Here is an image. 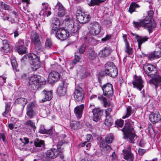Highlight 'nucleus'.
<instances>
[{"label":"nucleus","instance_id":"1","mask_svg":"<svg viewBox=\"0 0 161 161\" xmlns=\"http://www.w3.org/2000/svg\"><path fill=\"white\" fill-rule=\"evenodd\" d=\"M147 15L146 18L142 20H139L138 22H133L134 27L139 29L142 27L146 29L149 33L152 32L153 28L156 27V24L154 21L151 20L153 17V12L152 10H149L147 12Z\"/></svg>","mask_w":161,"mask_h":161},{"label":"nucleus","instance_id":"2","mask_svg":"<svg viewBox=\"0 0 161 161\" xmlns=\"http://www.w3.org/2000/svg\"><path fill=\"white\" fill-rule=\"evenodd\" d=\"M122 131L124 134V137L127 139L131 143L134 144L137 137V136L135 133L134 126L132 125L125 124Z\"/></svg>","mask_w":161,"mask_h":161},{"label":"nucleus","instance_id":"3","mask_svg":"<svg viewBox=\"0 0 161 161\" xmlns=\"http://www.w3.org/2000/svg\"><path fill=\"white\" fill-rule=\"evenodd\" d=\"M46 82L41 76L34 75L30 77L29 81V85L31 89L34 90H37L44 85Z\"/></svg>","mask_w":161,"mask_h":161},{"label":"nucleus","instance_id":"4","mask_svg":"<svg viewBox=\"0 0 161 161\" xmlns=\"http://www.w3.org/2000/svg\"><path fill=\"white\" fill-rule=\"evenodd\" d=\"M28 58L32 61L31 68L33 71H35L40 67V62L39 57L36 54L32 53L27 55Z\"/></svg>","mask_w":161,"mask_h":161},{"label":"nucleus","instance_id":"5","mask_svg":"<svg viewBox=\"0 0 161 161\" xmlns=\"http://www.w3.org/2000/svg\"><path fill=\"white\" fill-rule=\"evenodd\" d=\"M105 72L108 75L112 77H116L118 74L116 67L112 62H108L105 65Z\"/></svg>","mask_w":161,"mask_h":161},{"label":"nucleus","instance_id":"6","mask_svg":"<svg viewBox=\"0 0 161 161\" xmlns=\"http://www.w3.org/2000/svg\"><path fill=\"white\" fill-rule=\"evenodd\" d=\"M89 31L90 33L93 36L98 35L101 30V26L97 22H90L89 27Z\"/></svg>","mask_w":161,"mask_h":161},{"label":"nucleus","instance_id":"7","mask_svg":"<svg viewBox=\"0 0 161 161\" xmlns=\"http://www.w3.org/2000/svg\"><path fill=\"white\" fill-rule=\"evenodd\" d=\"M63 19V20L61 24V28H66L69 29L71 32H74L76 26L75 25L74 20L69 18Z\"/></svg>","mask_w":161,"mask_h":161},{"label":"nucleus","instance_id":"8","mask_svg":"<svg viewBox=\"0 0 161 161\" xmlns=\"http://www.w3.org/2000/svg\"><path fill=\"white\" fill-rule=\"evenodd\" d=\"M53 25L51 30V34H53L55 32V36L58 39H60V21L57 18H54L53 20Z\"/></svg>","mask_w":161,"mask_h":161},{"label":"nucleus","instance_id":"9","mask_svg":"<svg viewBox=\"0 0 161 161\" xmlns=\"http://www.w3.org/2000/svg\"><path fill=\"white\" fill-rule=\"evenodd\" d=\"M60 146L59 143L57 145V149L51 148L47 151L46 153L45 161H48L50 159H53L57 157L59 153H60Z\"/></svg>","mask_w":161,"mask_h":161},{"label":"nucleus","instance_id":"10","mask_svg":"<svg viewBox=\"0 0 161 161\" xmlns=\"http://www.w3.org/2000/svg\"><path fill=\"white\" fill-rule=\"evenodd\" d=\"M74 97L75 102L80 103L84 99V93L81 87H77L74 93Z\"/></svg>","mask_w":161,"mask_h":161},{"label":"nucleus","instance_id":"11","mask_svg":"<svg viewBox=\"0 0 161 161\" xmlns=\"http://www.w3.org/2000/svg\"><path fill=\"white\" fill-rule=\"evenodd\" d=\"M143 69L146 74L151 77H154L157 72L156 68L153 65L149 64L144 65Z\"/></svg>","mask_w":161,"mask_h":161},{"label":"nucleus","instance_id":"12","mask_svg":"<svg viewBox=\"0 0 161 161\" xmlns=\"http://www.w3.org/2000/svg\"><path fill=\"white\" fill-rule=\"evenodd\" d=\"M31 41L34 43L36 49L41 50L42 46L39 35L36 32L33 31L31 33Z\"/></svg>","mask_w":161,"mask_h":161},{"label":"nucleus","instance_id":"13","mask_svg":"<svg viewBox=\"0 0 161 161\" xmlns=\"http://www.w3.org/2000/svg\"><path fill=\"white\" fill-rule=\"evenodd\" d=\"M103 95L106 97H111L114 94V89L112 85L107 83L102 87Z\"/></svg>","mask_w":161,"mask_h":161},{"label":"nucleus","instance_id":"14","mask_svg":"<svg viewBox=\"0 0 161 161\" xmlns=\"http://www.w3.org/2000/svg\"><path fill=\"white\" fill-rule=\"evenodd\" d=\"M77 21L81 24H84L88 22L90 20V16L89 14H86L80 11L76 14Z\"/></svg>","mask_w":161,"mask_h":161},{"label":"nucleus","instance_id":"15","mask_svg":"<svg viewBox=\"0 0 161 161\" xmlns=\"http://www.w3.org/2000/svg\"><path fill=\"white\" fill-rule=\"evenodd\" d=\"M41 96L44 98L40 100V102L43 103L51 100L53 97V93L52 91H47L44 90L41 93Z\"/></svg>","mask_w":161,"mask_h":161},{"label":"nucleus","instance_id":"16","mask_svg":"<svg viewBox=\"0 0 161 161\" xmlns=\"http://www.w3.org/2000/svg\"><path fill=\"white\" fill-rule=\"evenodd\" d=\"M124 152V158L128 161H133L134 157L131 152V146H129L126 149L123 151Z\"/></svg>","mask_w":161,"mask_h":161},{"label":"nucleus","instance_id":"17","mask_svg":"<svg viewBox=\"0 0 161 161\" xmlns=\"http://www.w3.org/2000/svg\"><path fill=\"white\" fill-rule=\"evenodd\" d=\"M1 40L2 41L3 46L1 48V52L4 53H7L10 50V47L8 41L6 39L7 37L4 36V37H1Z\"/></svg>","mask_w":161,"mask_h":161},{"label":"nucleus","instance_id":"18","mask_svg":"<svg viewBox=\"0 0 161 161\" xmlns=\"http://www.w3.org/2000/svg\"><path fill=\"white\" fill-rule=\"evenodd\" d=\"M34 107L35 104L32 102L29 103L27 106L26 115L30 118H33L36 115V112L33 109Z\"/></svg>","mask_w":161,"mask_h":161},{"label":"nucleus","instance_id":"19","mask_svg":"<svg viewBox=\"0 0 161 161\" xmlns=\"http://www.w3.org/2000/svg\"><path fill=\"white\" fill-rule=\"evenodd\" d=\"M133 36L135 37V38L136 40L138 43V48L141 49V46L142 44L147 41L148 39V37L147 36H140L138 35L131 33Z\"/></svg>","mask_w":161,"mask_h":161},{"label":"nucleus","instance_id":"20","mask_svg":"<svg viewBox=\"0 0 161 161\" xmlns=\"http://www.w3.org/2000/svg\"><path fill=\"white\" fill-rule=\"evenodd\" d=\"M132 84L140 91H141L143 87V81L140 77L135 76Z\"/></svg>","mask_w":161,"mask_h":161},{"label":"nucleus","instance_id":"21","mask_svg":"<svg viewBox=\"0 0 161 161\" xmlns=\"http://www.w3.org/2000/svg\"><path fill=\"white\" fill-rule=\"evenodd\" d=\"M149 119L153 124L158 122L161 120V116L158 112H152L149 115Z\"/></svg>","mask_w":161,"mask_h":161},{"label":"nucleus","instance_id":"22","mask_svg":"<svg viewBox=\"0 0 161 161\" xmlns=\"http://www.w3.org/2000/svg\"><path fill=\"white\" fill-rule=\"evenodd\" d=\"M60 75L59 73L54 71H51L50 73L48 78V81H50L53 82L58 80L60 78Z\"/></svg>","mask_w":161,"mask_h":161},{"label":"nucleus","instance_id":"23","mask_svg":"<svg viewBox=\"0 0 161 161\" xmlns=\"http://www.w3.org/2000/svg\"><path fill=\"white\" fill-rule=\"evenodd\" d=\"M28 102L27 99L23 97H19L16 98L15 101V105H19L21 106L22 109L23 110L26 105Z\"/></svg>","mask_w":161,"mask_h":161},{"label":"nucleus","instance_id":"24","mask_svg":"<svg viewBox=\"0 0 161 161\" xmlns=\"http://www.w3.org/2000/svg\"><path fill=\"white\" fill-rule=\"evenodd\" d=\"M84 108V105L81 104L75 107L74 109V113L78 119L81 118Z\"/></svg>","mask_w":161,"mask_h":161},{"label":"nucleus","instance_id":"25","mask_svg":"<svg viewBox=\"0 0 161 161\" xmlns=\"http://www.w3.org/2000/svg\"><path fill=\"white\" fill-rule=\"evenodd\" d=\"M150 84L155 85L156 88L161 86V76L159 75H156L154 78H152L149 81Z\"/></svg>","mask_w":161,"mask_h":161},{"label":"nucleus","instance_id":"26","mask_svg":"<svg viewBox=\"0 0 161 161\" xmlns=\"http://www.w3.org/2000/svg\"><path fill=\"white\" fill-rule=\"evenodd\" d=\"M86 139L87 141H85L81 143L80 144V145L82 147H84L85 146H86V149L88 150L91 146V144L90 142L93 141V137L90 134H88L86 136Z\"/></svg>","mask_w":161,"mask_h":161},{"label":"nucleus","instance_id":"27","mask_svg":"<svg viewBox=\"0 0 161 161\" xmlns=\"http://www.w3.org/2000/svg\"><path fill=\"white\" fill-rule=\"evenodd\" d=\"M39 133L42 134H46L51 135L53 133V130L52 129L47 130L44 128L43 125H41L39 130Z\"/></svg>","mask_w":161,"mask_h":161},{"label":"nucleus","instance_id":"28","mask_svg":"<svg viewBox=\"0 0 161 161\" xmlns=\"http://www.w3.org/2000/svg\"><path fill=\"white\" fill-rule=\"evenodd\" d=\"M69 29L64 28H61V40L66 39L69 35Z\"/></svg>","mask_w":161,"mask_h":161},{"label":"nucleus","instance_id":"29","mask_svg":"<svg viewBox=\"0 0 161 161\" xmlns=\"http://www.w3.org/2000/svg\"><path fill=\"white\" fill-rule=\"evenodd\" d=\"M110 50L108 47H105L99 53V55L102 57H105L110 54Z\"/></svg>","mask_w":161,"mask_h":161},{"label":"nucleus","instance_id":"30","mask_svg":"<svg viewBox=\"0 0 161 161\" xmlns=\"http://www.w3.org/2000/svg\"><path fill=\"white\" fill-rule=\"evenodd\" d=\"M34 142L35 146L36 147H41L42 148L44 147L45 142L43 140L36 138L34 140Z\"/></svg>","mask_w":161,"mask_h":161},{"label":"nucleus","instance_id":"31","mask_svg":"<svg viewBox=\"0 0 161 161\" xmlns=\"http://www.w3.org/2000/svg\"><path fill=\"white\" fill-rule=\"evenodd\" d=\"M88 58L92 60H94L97 56V54L95 53L94 50L92 49H89L88 50Z\"/></svg>","mask_w":161,"mask_h":161},{"label":"nucleus","instance_id":"32","mask_svg":"<svg viewBox=\"0 0 161 161\" xmlns=\"http://www.w3.org/2000/svg\"><path fill=\"white\" fill-rule=\"evenodd\" d=\"M66 80H65L62 81L63 86L61 89V96L64 95L66 93L67 84Z\"/></svg>","mask_w":161,"mask_h":161},{"label":"nucleus","instance_id":"33","mask_svg":"<svg viewBox=\"0 0 161 161\" xmlns=\"http://www.w3.org/2000/svg\"><path fill=\"white\" fill-rule=\"evenodd\" d=\"M24 139L25 142H22L23 140L21 138L19 139L21 141V143L19 145V146H17L18 148L19 149L23 148L25 145L27 144L29 142V139L28 138L25 137L24 138Z\"/></svg>","mask_w":161,"mask_h":161},{"label":"nucleus","instance_id":"34","mask_svg":"<svg viewBox=\"0 0 161 161\" xmlns=\"http://www.w3.org/2000/svg\"><path fill=\"white\" fill-rule=\"evenodd\" d=\"M139 7V6L138 4H136L135 3L133 2L130 5L129 11L131 14L133 12L135 11L136 8Z\"/></svg>","mask_w":161,"mask_h":161},{"label":"nucleus","instance_id":"35","mask_svg":"<svg viewBox=\"0 0 161 161\" xmlns=\"http://www.w3.org/2000/svg\"><path fill=\"white\" fill-rule=\"evenodd\" d=\"M113 123L112 118L111 116H107L105 122V124L107 126L112 125Z\"/></svg>","mask_w":161,"mask_h":161},{"label":"nucleus","instance_id":"36","mask_svg":"<svg viewBox=\"0 0 161 161\" xmlns=\"http://www.w3.org/2000/svg\"><path fill=\"white\" fill-rule=\"evenodd\" d=\"M98 100L102 101L103 104V105L105 107H108L109 105V103L107 102L106 99L102 96L98 97Z\"/></svg>","mask_w":161,"mask_h":161},{"label":"nucleus","instance_id":"37","mask_svg":"<svg viewBox=\"0 0 161 161\" xmlns=\"http://www.w3.org/2000/svg\"><path fill=\"white\" fill-rule=\"evenodd\" d=\"M11 62L13 69L16 71H19V69H18V64L16 60L14 58H12L11 60Z\"/></svg>","mask_w":161,"mask_h":161},{"label":"nucleus","instance_id":"38","mask_svg":"<svg viewBox=\"0 0 161 161\" xmlns=\"http://www.w3.org/2000/svg\"><path fill=\"white\" fill-rule=\"evenodd\" d=\"M132 112L131 107V106H128L126 108V114L125 115L123 116L122 118L125 119L129 117L131 114Z\"/></svg>","mask_w":161,"mask_h":161},{"label":"nucleus","instance_id":"39","mask_svg":"<svg viewBox=\"0 0 161 161\" xmlns=\"http://www.w3.org/2000/svg\"><path fill=\"white\" fill-rule=\"evenodd\" d=\"M25 124L27 126H29L31 128H33L34 131H35L34 129H36V127L35 125V123L33 120H27Z\"/></svg>","mask_w":161,"mask_h":161},{"label":"nucleus","instance_id":"40","mask_svg":"<svg viewBox=\"0 0 161 161\" xmlns=\"http://www.w3.org/2000/svg\"><path fill=\"white\" fill-rule=\"evenodd\" d=\"M92 112L93 114H95L97 115L102 116L103 114V111L100 108H93Z\"/></svg>","mask_w":161,"mask_h":161},{"label":"nucleus","instance_id":"41","mask_svg":"<svg viewBox=\"0 0 161 161\" xmlns=\"http://www.w3.org/2000/svg\"><path fill=\"white\" fill-rule=\"evenodd\" d=\"M42 4L43 5L44 8L42 9V10L39 13V15L41 16L42 15L43 16H44L45 14L44 13L45 11H47V10L48 9V6L47 3H43Z\"/></svg>","mask_w":161,"mask_h":161},{"label":"nucleus","instance_id":"42","mask_svg":"<svg viewBox=\"0 0 161 161\" xmlns=\"http://www.w3.org/2000/svg\"><path fill=\"white\" fill-rule=\"evenodd\" d=\"M24 42L23 40L19 39L16 43V47L17 49H20V47L24 46Z\"/></svg>","mask_w":161,"mask_h":161},{"label":"nucleus","instance_id":"43","mask_svg":"<svg viewBox=\"0 0 161 161\" xmlns=\"http://www.w3.org/2000/svg\"><path fill=\"white\" fill-rule=\"evenodd\" d=\"M52 46L53 43L51 40L50 39H47L45 44V48L49 49Z\"/></svg>","mask_w":161,"mask_h":161},{"label":"nucleus","instance_id":"44","mask_svg":"<svg viewBox=\"0 0 161 161\" xmlns=\"http://www.w3.org/2000/svg\"><path fill=\"white\" fill-rule=\"evenodd\" d=\"M105 1V0H91L90 3L91 6H93L94 5L98 4L99 3L103 2Z\"/></svg>","mask_w":161,"mask_h":161},{"label":"nucleus","instance_id":"45","mask_svg":"<svg viewBox=\"0 0 161 161\" xmlns=\"http://www.w3.org/2000/svg\"><path fill=\"white\" fill-rule=\"evenodd\" d=\"M10 109V106L8 104V103H6L5 104V111L4 112H3L2 114V115L3 117H6Z\"/></svg>","mask_w":161,"mask_h":161},{"label":"nucleus","instance_id":"46","mask_svg":"<svg viewBox=\"0 0 161 161\" xmlns=\"http://www.w3.org/2000/svg\"><path fill=\"white\" fill-rule=\"evenodd\" d=\"M20 48V49L18 48L17 49L19 54H23L26 53L27 48L25 46L21 47Z\"/></svg>","mask_w":161,"mask_h":161},{"label":"nucleus","instance_id":"47","mask_svg":"<svg viewBox=\"0 0 161 161\" xmlns=\"http://www.w3.org/2000/svg\"><path fill=\"white\" fill-rule=\"evenodd\" d=\"M114 139V136L111 135L107 136L105 138L106 141L107 142L108 144L111 143Z\"/></svg>","mask_w":161,"mask_h":161},{"label":"nucleus","instance_id":"48","mask_svg":"<svg viewBox=\"0 0 161 161\" xmlns=\"http://www.w3.org/2000/svg\"><path fill=\"white\" fill-rule=\"evenodd\" d=\"M0 8L6 10H8L9 9V6L3 2H1L0 4Z\"/></svg>","mask_w":161,"mask_h":161},{"label":"nucleus","instance_id":"49","mask_svg":"<svg viewBox=\"0 0 161 161\" xmlns=\"http://www.w3.org/2000/svg\"><path fill=\"white\" fill-rule=\"evenodd\" d=\"M125 45L126 47L125 52L128 54H131L132 53V50L131 48H130L129 44H127V46L126 45Z\"/></svg>","mask_w":161,"mask_h":161},{"label":"nucleus","instance_id":"50","mask_svg":"<svg viewBox=\"0 0 161 161\" xmlns=\"http://www.w3.org/2000/svg\"><path fill=\"white\" fill-rule=\"evenodd\" d=\"M86 45L83 44L79 48V52L80 54H83L85 51Z\"/></svg>","mask_w":161,"mask_h":161},{"label":"nucleus","instance_id":"51","mask_svg":"<svg viewBox=\"0 0 161 161\" xmlns=\"http://www.w3.org/2000/svg\"><path fill=\"white\" fill-rule=\"evenodd\" d=\"M115 124L116 125L119 127H121L123 125L124 121L122 119L118 120L115 121Z\"/></svg>","mask_w":161,"mask_h":161},{"label":"nucleus","instance_id":"52","mask_svg":"<svg viewBox=\"0 0 161 161\" xmlns=\"http://www.w3.org/2000/svg\"><path fill=\"white\" fill-rule=\"evenodd\" d=\"M112 37V35H107L106 36L102 38L101 39V41L103 42H105L107 41H109Z\"/></svg>","mask_w":161,"mask_h":161},{"label":"nucleus","instance_id":"53","mask_svg":"<svg viewBox=\"0 0 161 161\" xmlns=\"http://www.w3.org/2000/svg\"><path fill=\"white\" fill-rule=\"evenodd\" d=\"M78 125L77 124V122L75 121H72L70 124V126L71 128L75 129L77 127Z\"/></svg>","mask_w":161,"mask_h":161},{"label":"nucleus","instance_id":"54","mask_svg":"<svg viewBox=\"0 0 161 161\" xmlns=\"http://www.w3.org/2000/svg\"><path fill=\"white\" fill-rule=\"evenodd\" d=\"M67 12L66 9L61 4V16H64L67 14Z\"/></svg>","mask_w":161,"mask_h":161},{"label":"nucleus","instance_id":"55","mask_svg":"<svg viewBox=\"0 0 161 161\" xmlns=\"http://www.w3.org/2000/svg\"><path fill=\"white\" fill-rule=\"evenodd\" d=\"M107 142L106 141V140H102L101 141L100 143V146L101 147L104 148L105 147L107 146Z\"/></svg>","mask_w":161,"mask_h":161},{"label":"nucleus","instance_id":"56","mask_svg":"<svg viewBox=\"0 0 161 161\" xmlns=\"http://www.w3.org/2000/svg\"><path fill=\"white\" fill-rule=\"evenodd\" d=\"M112 108H109L105 110V114L106 116H111L110 112L112 111Z\"/></svg>","mask_w":161,"mask_h":161},{"label":"nucleus","instance_id":"57","mask_svg":"<svg viewBox=\"0 0 161 161\" xmlns=\"http://www.w3.org/2000/svg\"><path fill=\"white\" fill-rule=\"evenodd\" d=\"M104 150L105 151L106 153H108L110 152L112 150V148L110 146L107 145V146L104 147Z\"/></svg>","mask_w":161,"mask_h":161},{"label":"nucleus","instance_id":"58","mask_svg":"<svg viewBox=\"0 0 161 161\" xmlns=\"http://www.w3.org/2000/svg\"><path fill=\"white\" fill-rule=\"evenodd\" d=\"M138 153L139 155H142L146 153V150L139 148L138 150Z\"/></svg>","mask_w":161,"mask_h":161},{"label":"nucleus","instance_id":"59","mask_svg":"<svg viewBox=\"0 0 161 161\" xmlns=\"http://www.w3.org/2000/svg\"><path fill=\"white\" fill-rule=\"evenodd\" d=\"M93 114V120L95 121H97L98 120L99 118L101 116V115H98L95 114Z\"/></svg>","mask_w":161,"mask_h":161},{"label":"nucleus","instance_id":"60","mask_svg":"<svg viewBox=\"0 0 161 161\" xmlns=\"http://www.w3.org/2000/svg\"><path fill=\"white\" fill-rule=\"evenodd\" d=\"M125 124H128V125L130 124L134 126V122L131 119H128L125 120Z\"/></svg>","mask_w":161,"mask_h":161},{"label":"nucleus","instance_id":"61","mask_svg":"<svg viewBox=\"0 0 161 161\" xmlns=\"http://www.w3.org/2000/svg\"><path fill=\"white\" fill-rule=\"evenodd\" d=\"M62 137L64 139L63 141H61V146L63 144L67 143V141L66 140L65 138L66 137V135H62Z\"/></svg>","mask_w":161,"mask_h":161},{"label":"nucleus","instance_id":"62","mask_svg":"<svg viewBox=\"0 0 161 161\" xmlns=\"http://www.w3.org/2000/svg\"><path fill=\"white\" fill-rule=\"evenodd\" d=\"M139 145L142 147H143L144 146L145 143L144 141L142 140H141L139 142Z\"/></svg>","mask_w":161,"mask_h":161},{"label":"nucleus","instance_id":"63","mask_svg":"<svg viewBox=\"0 0 161 161\" xmlns=\"http://www.w3.org/2000/svg\"><path fill=\"white\" fill-rule=\"evenodd\" d=\"M56 9H58L59 11H60V3L58 1L57 3L55 6Z\"/></svg>","mask_w":161,"mask_h":161},{"label":"nucleus","instance_id":"64","mask_svg":"<svg viewBox=\"0 0 161 161\" xmlns=\"http://www.w3.org/2000/svg\"><path fill=\"white\" fill-rule=\"evenodd\" d=\"M155 57V54L153 53H151L149 56H148V58L149 59H150V60L152 59H153Z\"/></svg>","mask_w":161,"mask_h":161}]
</instances>
